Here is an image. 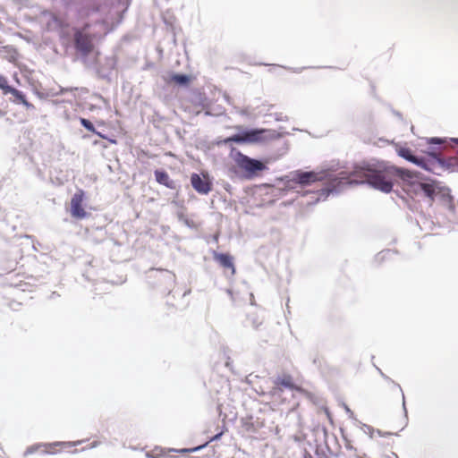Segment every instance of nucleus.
Listing matches in <instances>:
<instances>
[{
    "mask_svg": "<svg viewBox=\"0 0 458 458\" xmlns=\"http://www.w3.org/2000/svg\"><path fill=\"white\" fill-rule=\"evenodd\" d=\"M355 173L364 176L369 185L383 192H390L394 182H400L408 192L423 195L429 201L438 199L448 202L450 203V209H454V205L451 203L453 198L450 195V190L436 181L423 182V177L419 172L397 167L384 162H377L374 165L359 167Z\"/></svg>",
    "mask_w": 458,
    "mask_h": 458,
    "instance_id": "nucleus-1",
    "label": "nucleus"
},
{
    "mask_svg": "<svg viewBox=\"0 0 458 458\" xmlns=\"http://www.w3.org/2000/svg\"><path fill=\"white\" fill-rule=\"evenodd\" d=\"M366 165L371 164L363 163L362 165H356L350 174L341 172L338 175H335L333 173L340 168L339 164H327L319 171L295 170L288 173L279 180L284 183V189L297 192H301L298 188L302 189L311 185L313 182L327 180L328 186L326 189L312 192L314 196L309 204H315L320 200H325L330 193L341 192L346 185L369 184L364 176L355 173L359 167Z\"/></svg>",
    "mask_w": 458,
    "mask_h": 458,
    "instance_id": "nucleus-2",
    "label": "nucleus"
},
{
    "mask_svg": "<svg viewBox=\"0 0 458 458\" xmlns=\"http://www.w3.org/2000/svg\"><path fill=\"white\" fill-rule=\"evenodd\" d=\"M74 5L81 18H91L96 23H107L109 9L104 0H65Z\"/></svg>",
    "mask_w": 458,
    "mask_h": 458,
    "instance_id": "nucleus-3",
    "label": "nucleus"
},
{
    "mask_svg": "<svg viewBox=\"0 0 458 458\" xmlns=\"http://www.w3.org/2000/svg\"><path fill=\"white\" fill-rule=\"evenodd\" d=\"M397 153L405 160L437 175H440L442 172L449 169L453 162L452 158L445 160L440 157L437 154H431L429 158L418 157L408 148H400L397 150Z\"/></svg>",
    "mask_w": 458,
    "mask_h": 458,
    "instance_id": "nucleus-4",
    "label": "nucleus"
},
{
    "mask_svg": "<svg viewBox=\"0 0 458 458\" xmlns=\"http://www.w3.org/2000/svg\"><path fill=\"white\" fill-rule=\"evenodd\" d=\"M277 136L278 134L275 131L267 129H248L229 137L225 140V142L256 143L275 139Z\"/></svg>",
    "mask_w": 458,
    "mask_h": 458,
    "instance_id": "nucleus-5",
    "label": "nucleus"
},
{
    "mask_svg": "<svg viewBox=\"0 0 458 458\" xmlns=\"http://www.w3.org/2000/svg\"><path fill=\"white\" fill-rule=\"evenodd\" d=\"M235 164L244 172L245 177L251 178L259 172L267 168L266 165L258 159L251 158L239 151L232 153Z\"/></svg>",
    "mask_w": 458,
    "mask_h": 458,
    "instance_id": "nucleus-6",
    "label": "nucleus"
},
{
    "mask_svg": "<svg viewBox=\"0 0 458 458\" xmlns=\"http://www.w3.org/2000/svg\"><path fill=\"white\" fill-rule=\"evenodd\" d=\"M74 45L78 52L82 55H89L93 49L91 37L84 31L77 30L74 34Z\"/></svg>",
    "mask_w": 458,
    "mask_h": 458,
    "instance_id": "nucleus-7",
    "label": "nucleus"
},
{
    "mask_svg": "<svg viewBox=\"0 0 458 458\" xmlns=\"http://www.w3.org/2000/svg\"><path fill=\"white\" fill-rule=\"evenodd\" d=\"M191 183L193 189L199 194L206 195L208 194L212 188V183L209 181L208 177L203 174L200 176L198 174H192L191 176Z\"/></svg>",
    "mask_w": 458,
    "mask_h": 458,
    "instance_id": "nucleus-8",
    "label": "nucleus"
},
{
    "mask_svg": "<svg viewBox=\"0 0 458 458\" xmlns=\"http://www.w3.org/2000/svg\"><path fill=\"white\" fill-rule=\"evenodd\" d=\"M83 192L75 193L71 199V214L73 217L82 219L87 216V212L82 208Z\"/></svg>",
    "mask_w": 458,
    "mask_h": 458,
    "instance_id": "nucleus-9",
    "label": "nucleus"
},
{
    "mask_svg": "<svg viewBox=\"0 0 458 458\" xmlns=\"http://www.w3.org/2000/svg\"><path fill=\"white\" fill-rule=\"evenodd\" d=\"M12 95L10 100L15 104H22L27 110H34L35 106L27 101L25 95L21 90L16 89L13 87H11L7 91V95Z\"/></svg>",
    "mask_w": 458,
    "mask_h": 458,
    "instance_id": "nucleus-10",
    "label": "nucleus"
},
{
    "mask_svg": "<svg viewBox=\"0 0 458 458\" xmlns=\"http://www.w3.org/2000/svg\"><path fill=\"white\" fill-rule=\"evenodd\" d=\"M81 443H82V441H74V442H54L52 444L32 445L26 449L24 455L32 454L35 452H37L38 450V448H40L42 446H76L78 445H81Z\"/></svg>",
    "mask_w": 458,
    "mask_h": 458,
    "instance_id": "nucleus-11",
    "label": "nucleus"
},
{
    "mask_svg": "<svg viewBox=\"0 0 458 458\" xmlns=\"http://www.w3.org/2000/svg\"><path fill=\"white\" fill-rule=\"evenodd\" d=\"M214 259L216 261H217L222 267L226 268H231L232 273H235V268L233 263V258L225 253H214Z\"/></svg>",
    "mask_w": 458,
    "mask_h": 458,
    "instance_id": "nucleus-12",
    "label": "nucleus"
},
{
    "mask_svg": "<svg viewBox=\"0 0 458 458\" xmlns=\"http://www.w3.org/2000/svg\"><path fill=\"white\" fill-rule=\"evenodd\" d=\"M155 177L158 183L165 185L169 189L174 188V182L172 181L168 174L164 170H156Z\"/></svg>",
    "mask_w": 458,
    "mask_h": 458,
    "instance_id": "nucleus-13",
    "label": "nucleus"
},
{
    "mask_svg": "<svg viewBox=\"0 0 458 458\" xmlns=\"http://www.w3.org/2000/svg\"><path fill=\"white\" fill-rule=\"evenodd\" d=\"M275 384L276 386L275 387V391H277V390L282 391L281 386L289 388V389H293V387H294V385L293 383V379H292L291 376H284L283 377H277L275 380Z\"/></svg>",
    "mask_w": 458,
    "mask_h": 458,
    "instance_id": "nucleus-14",
    "label": "nucleus"
},
{
    "mask_svg": "<svg viewBox=\"0 0 458 458\" xmlns=\"http://www.w3.org/2000/svg\"><path fill=\"white\" fill-rule=\"evenodd\" d=\"M171 81L178 85L185 86L190 81V77L186 74H173Z\"/></svg>",
    "mask_w": 458,
    "mask_h": 458,
    "instance_id": "nucleus-15",
    "label": "nucleus"
},
{
    "mask_svg": "<svg viewBox=\"0 0 458 458\" xmlns=\"http://www.w3.org/2000/svg\"><path fill=\"white\" fill-rule=\"evenodd\" d=\"M80 122H81V124L88 131H91V132H94L96 133V130H95V127L93 125V123L86 119V118H81L80 119Z\"/></svg>",
    "mask_w": 458,
    "mask_h": 458,
    "instance_id": "nucleus-16",
    "label": "nucleus"
},
{
    "mask_svg": "<svg viewBox=\"0 0 458 458\" xmlns=\"http://www.w3.org/2000/svg\"><path fill=\"white\" fill-rule=\"evenodd\" d=\"M11 86L8 84V81L5 77L0 76V89H3V93L7 95V91Z\"/></svg>",
    "mask_w": 458,
    "mask_h": 458,
    "instance_id": "nucleus-17",
    "label": "nucleus"
},
{
    "mask_svg": "<svg viewBox=\"0 0 458 458\" xmlns=\"http://www.w3.org/2000/svg\"><path fill=\"white\" fill-rule=\"evenodd\" d=\"M207 445H208V443H206L204 445H201L199 446L194 447V448H184V449H182L180 452H182V453H194V452H197V451L204 448Z\"/></svg>",
    "mask_w": 458,
    "mask_h": 458,
    "instance_id": "nucleus-18",
    "label": "nucleus"
},
{
    "mask_svg": "<svg viewBox=\"0 0 458 458\" xmlns=\"http://www.w3.org/2000/svg\"><path fill=\"white\" fill-rule=\"evenodd\" d=\"M364 431L366 433H368L370 437H374V434H375V429L369 426V425H364Z\"/></svg>",
    "mask_w": 458,
    "mask_h": 458,
    "instance_id": "nucleus-19",
    "label": "nucleus"
},
{
    "mask_svg": "<svg viewBox=\"0 0 458 458\" xmlns=\"http://www.w3.org/2000/svg\"><path fill=\"white\" fill-rule=\"evenodd\" d=\"M428 142L430 144H437V145H441L443 144L445 141L441 139V138H437V137H434V138H430Z\"/></svg>",
    "mask_w": 458,
    "mask_h": 458,
    "instance_id": "nucleus-20",
    "label": "nucleus"
},
{
    "mask_svg": "<svg viewBox=\"0 0 458 458\" xmlns=\"http://www.w3.org/2000/svg\"><path fill=\"white\" fill-rule=\"evenodd\" d=\"M375 433H376L378 437H385V436L391 435V433H389V432H382V431H381V430H379V429L375 430Z\"/></svg>",
    "mask_w": 458,
    "mask_h": 458,
    "instance_id": "nucleus-21",
    "label": "nucleus"
},
{
    "mask_svg": "<svg viewBox=\"0 0 458 458\" xmlns=\"http://www.w3.org/2000/svg\"><path fill=\"white\" fill-rule=\"evenodd\" d=\"M344 407L346 413L349 415V417L352 418L353 412L352 411V410L346 404H344Z\"/></svg>",
    "mask_w": 458,
    "mask_h": 458,
    "instance_id": "nucleus-22",
    "label": "nucleus"
},
{
    "mask_svg": "<svg viewBox=\"0 0 458 458\" xmlns=\"http://www.w3.org/2000/svg\"><path fill=\"white\" fill-rule=\"evenodd\" d=\"M289 70H292L293 72L300 73L303 71L304 68H288Z\"/></svg>",
    "mask_w": 458,
    "mask_h": 458,
    "instance_id": "nucleus-23",
    "label": "nucleus"
},
{
    "mask_svg": "<svg viewBox=\"0 0 458 458\" xmlns=\"http://www.w3.org/2000/svg\"><path fill=\"white\" fill-rule=\"evenodd\" d=\"M221 436H222V433H218V434H216V436H214V437L210 439V441H216V440L219 439V438L221 437Z\"/></svg>",
    "mask_w": 458,
    "mask_h": 458,
    "instance_id": "nucleus-24",
    "label": "nucleus"
},
{
    "mask_svg": "<svg viewBox=\"0 0 458 458\" xmlns=\"http://www.w3.org/2000/svg\"><path fill=\"white\" fill-rule=\"evenodd\" d=\"M403 408L405 415H407V410H406V406H405V400H404V394H403Z\"/></svg>",
    "mask_w": 458,
    "mask_h": 458,
    "instance_id": "nucleus-25",
    "label": "nucleus"
},
{
    "mask_svg": "<svg viewBox=\"0 0 458 458\" xmlns=\"http://www.w3.org/2000/svg\"><path fill=\"white\" fill-rule=\"evenodd\" d=\"M390 250H386V251H382L381 253H379L380 256H382V258H385L386 255L390 254Z\"/></svg>",
    "mask_w": 458,
    "mask_h": 458,
    "instance_id": "nucleus-26",
    "label": "nucleus"
},
{
    "mask_svg": "<svg viewBox=\"0 0 458 458\" xmlns=\"http://www.w3.org/2000/svg\"><path fill=\"white\" fill-rule=\"evenodd\" d=\"M377 369L378 370V372L380 373V375H381L384 378H386V379H389V377H388L387 376H386V375L382 372V370H381L379 368H377Z\"/></svg>",
    "mask_w": 458,
    "mask_h": 458,
    "instance_id": "nucleus-27",
    "label": "nucleus"
},
{
    "mask_svg": "<svg viewBox=\"0 0 458 458\" xmlns=\"http://www.w3.org/2000/svg\"><path fill=\"white\" fill-rule=\"evenodd\" d=\"M449 142H453V143L458 144V139L457 138H452V139L449 140Z\"/></svg>",
    "mask_w": 458,
    "mask_h": 458,
    "instance_id": "nucleus-28",
    "label": "nucleus"
},
{
    "mask_svg": "<svg viewBox=\"0 0 458 458\" xmlns=\"http://www.w3.org/2000/svg\"><path fill=\"white\" fill-rule=\"evenodd\" d=\"M98 441H95V442H93V443L90 445V448H94V447H96V446H98Z\"/></svg>",
    "mask_w": 458,
    "mask_h": 458,
    "instance_id": "nucleus-29",
    "label": "nucleus"
},
{
    "mask_svg": "<svg viewBox=\"0 0 458 458\" xmlns=\"http://www.w3.org/2000/svg\"><path fill=\"white\" fill-rule=\"evenodd\" d=\"M304 458H313L310 454L306 453Z\"/></svg>",
    "mask_w": 458,
    "mask_h": 458,
    "instance_id": "nucleus-30",
    "label": "nucleus"
},
{
    "mask_svg": "<svg viewBox=\"0 0 458 458\" xmlns=\"http://www.w3.org/2000/svg\"><path fill=\"white\" fill-rule=\"evenodd\" d=\"M46 453H48V454H55V452H54V451H51V452L46 451Z\"/></svg>",
    "mask_w": 458,
    "mask_h": 458,
    "instance_id": "nucleus-31",
    "label": "nucleus"
},
{
    "mask_svg": "<svg viewBox=\"0 0 458 458\" xmlns=\"http://www.w3.org/2000/svg\"><path fill=\"white\" fill-rule=\"evenodd\" d=\"M147 456L148 457H153L152 455H150L148 453H147Z\"/></svg>",
    "mask_w": 458,
    "mask_h": 458,
    "instance_id": "nucleus-32",
    "label": "nucleus"
},
{
    "mask_svg": "<svg viewBox=\"0 0 458 458\" xmlns=\"http://www.w3.org/2000/svg\"><path fill=\"white\" fill-rule=\"evenodd\" d=\"M227 293H228L229 294H232L231 290H227Z\"/></svg>",
    "mask_w": 458,
    "mask_h": 458,
    "instance_id": "nucleus-33",
    "label": "nucleus"
}]
</instances>
